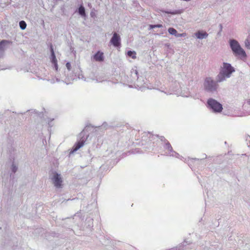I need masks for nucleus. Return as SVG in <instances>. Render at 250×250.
Instances as JSON below:
<instances>
[{"instance_id":"obj_28","label":"nucleus","mask_w":250,"mask_h":250,"mask_svg":"<svg viewBox=\"0 0 250 250\" xmlns=\"http://www.w3.org/2000/svg\"><path fill=\"white\" fill-rule=\"evenodd\" d=\"M186 160H187L186 157H182L181 160H182L183 161H186Z\"/></svg>"},{"instance_id":"obj_25","label":"nucleus","mask_w":250,"mask_h":250,"mask_svg":"<svg viewBox=\"0 0 250 250\" xmlns=\"http://www.w3.org/2000/svg\"><path fill=\"white\" fill-rule=\"evenodd\" d=\"M8 42L7 41H5V40H3V41H2L0 42V46L2 43H6V42Z\"/></svg>"},{"instance_id":"obj_3","label":"nucleus","mask_w":250,"mask_h":250,"mask_svg":"<svg viewBox=\"0 0 250 250\" xmlns=\"http://www.w3.org/2000/svg\"><path fill=\"white\" fill-rule=\"evenodd\" d=\"M52 176L50 178L54 186L57 188H61L62 186V180L61 174L56 171L52 172Z\"/></svg>"},{"instance_id":"obj_13","label":"nucleus","mask_w":250,"mask_h":250,"mask_svg":"<svg viewBox=\"0 0 250 250\" xmlns=\"http://www.w3.org/2000/svg\"><path fill=\"white\" fill-rule=\"evenodd\" d=\"M208 34L206 32L199 31L196 33V36L198 39H203L208 36Z\"/></svg>"},{"instance_id":"obj_4","label":"nucleus","mask_w":250,"mask_h":250,"mask_svg":"<svg viewBox=\"0 0 250 250\" xmlns=\"http://www.w3.org/2000/svg\"><path fill=\"white\" fill-rule=\"evenodd\" d=\"M208 104L214 112H221L223 109L222 104L214 99H208Z\"/></svg>"},{"instance_id":"obj_5","label":"nucleus","mask_w":250,"mask_h":250,"mask_svg":"<svg viewBox=\"0 0 250 250\" xmlns=\"http://www.w3.org/2000/svg\"><path fill=\"white\" fill-rule=\"evenodd\" d=\"M217 83L212 80L210 78H207L204 83V86L206 90L213 91L216 89Z\"/></svg>"},{"instance_id":"obj_16","label":"nucleus","mask_w":250,"mask_h":250,"mask_svg":"<svg viewBox=\"0 0 250 250\" xmlns=\"http://www.w3.org/2000/svg\"><path fill=\"white\" fill-rule=\"evenodd\" d=\"M19 24H20V28L22 30H24L26 28V23L24 21H21L19 23Z\"/></svg>"},{"instance_id":"obj_6","label":"nucleus","mask_w":250,"mask_h":250,"mask_svg":"<svg viewBox=\"0 0 250 250\" xmlns=\"http://www.w3.org/2000/svg\"><path fill=\"white\" fill-rule=\"evenodd\" d=\"M110 43L115 47H119L121 45L120 36L116 33H114L110 40Z\"/></svg>"},{"instance_id":"obj_18","label":"nucleus","mask_w":250,"mask_h":250,"mask_svg":"<svg viewBox=\"0 0 250 250\" xmlns=\"http://www.w3.org/2000/svg\"><path fill=\"white\" fill-rule=\"evenodd\" d=\"M246 46L250 49V36L248 38L245 42Z\"/></svg>"},{"instance_id":"obj_15","label":"nucleus","mask_w":250,"mask_h":250,"mask_svg":"<svg viewBox=\"0 0 250 250\" xmlns=\"http://www.w3.org/2000/svg\"><path fill=\"white\" fill-rule=\"evenodd\" d=\"M127 55L128 57L132 58L133 59L136 58V53L135 51H128L127 53Z\"/></svg>"},{"instance_id":"obj_20","label":"nucleus","mask_w":250,"mask_h":250,"mask_svg":"<svg viewBox=\"0 0 250 250\" xmlns=\"http://www.w3.org/2000/svg\"><path fill=\"white\" fill-rule=\"evenodd\" d=\"M186 36V33H182V34H178L177 33L175 36L177 37H185Z\"/></svg>"},{"instance_id":"obj_24","label":"nucleus","mask_w":250,"mask_h":250,"mask_svg":"<svg viewBox=\"0 0 250 250\" xmlns=\"http://www.w3.org/2000/svg\"><path fill=\"white\" fill-rule=\"evenodd\" d=\"M119 160H120L119 159L117 160V159H116V160L114 161L113 164L112 165V167L113 165H114L116 164H117L119 161Z\"/></svg>"},{"instance_id":"obj_11","label":"nucleus","mask_w":250,"mask_h":250,"mask_svg":"<svg viewBox=\"0 0 250 250\" xmlns=\"http://www.w3.org/2000/svg\"><path fill=\"white\" fill-rule=\"evenodd\" d=\"M166 148L167 151L170 152L169 155L172 156H175L176 155V153L174 151H173L172 147L169 143H167L166 144Z\"/></svg>"},{"instance_id":"obj_19","label":"nucleus","mask_w":250,"mask_h":250,"mask_svg":"<svg viewBox=\"0 0 250 250\" xmlns=\"http://www.w3.org/2000/svg\"><path fill=\"white\" fill-rule=\"evenodd\" d=\"M163 27V26L162 24H156V25L150 24V25H149V28L150 29L156 28V27L160 28V27Z\"/></svg>"},{"instance_id":"obj_14","label":"nucleus","mask_w":250,"mask_h":250,"mask_svg":"<svg viewBox=\"0 0 250 250\" xmlns=\"http://www.w3.org/2000/svg\"><path fill=\"white\" fill-rule=\"evenodd\" d=\"M79 13L82 16L84 17H85L86 15H85V9L83 6L81 5L79 7Z\"/></svg>"},{"instance_id":"obj_23","label":"nucleus","mask_w":250,"mask_h":250,"mask_svg":"<svg viewBox=\"0 0 250 250\" xmlns=\"http://www.w3.org/2000/svg\"><path fill=\"white\" fill-rule=\"evenodd\" d=\"M188 161L190 160L191 162H192L193 161H196V160H199L198 159H197L196 158H192L189 159V157H188Z\"/></svg>"},{"instance_id":"obj_2","label":"nucleus","mask_w":250,"mask_h":250,"mask_svg":"<svg viewBox=\"0 0 250 250\" xmlns=\"http://www.w3.org/2000/svg\"><path fill=\"white\" fill-rule=\"evenodd\" d=\"M230 47L236 56L240 58H245L246 54L244 49L241 47L237 41L231 40L229 42Z\"/></svg>"},{"instance_id":"obj_27","label":"nucleus","mask_w":250,"mask_h":250,"mask_svg":"<svg viewBox=\"0 0 250 250\" xmlns=\"http://www.w3.org/2000/svg\"><path fill=\"white\" fill-rule=\"evenodd\" d=\"M187 244V242L186 241H184V242H183V243H182V245L183 246H186Z\"/></svg>"},{"instance_id":"obj_9","label":"nucleus","mask_w":250,"mask_h":250,"mask_svg":"<svg viewBox=\"0 0 250 250\" xmlns=\"http://www.w3.org/2000/svg\"><path fill=\"white\" fill-rule=\"evenodd\" d=\"M93 59L96 62H103L104 60V53L100 51L97 52L93 56Z\"/></svg>"},{"instance_id":"obj_10","label":"nucleus","mask_w":250,"mask_h":250,"mask_svg":"<svg viewBox=\"0 0 250 250\" xmlns=\"http://www.w3.org/2000/svg\"><path fill=\"white\" fill-rule=\"evenodd\" d=\"M93 219L92 218L90 217H87L85 222L86 227L89 229L92 228L93 226Z\"/></svg>"},{"instance_id":"obj_17","label":"nucleus","mask_w":250,"mask_h":250,"mask_svg":"<svg viewBox=\"0 0 250 250\" xmlns=\"http://www.w3.org/2000/svg\"><path fill=\"white\" fill-rule=\"evenodd\" d=\"M168 31L169 34L176 36L177 34V31L174 28L170 27L168 29Z\"/></svg>"},{"instance_id":"obj_7","label":"nucleus","mask_w":250,"mask_h":250,"mask_svg":"<svg viewBox=\"0 0 250 250\" xmlns=\"http://www.w3.org/2000/svg\"><path fill=\"white\" fill-rule=\"evenodd\" d=\"M85 141L84 140H81L79 142H78L72 147L71 151L70 152V154H72L73 152L78 150L79 148H80L82 146L84 145Z\"/></svg>"},{"instance_id":"obj_21","label":"nucleus","mask_w":250,"mask_h":250,"mask_svg":"<svg viewBox=\"0 0 250 250\" xmlns=\"http://www.w3.org/2000/svg\"><path fill=\"white\" fill-rule=\"evenodd\" d=\"M167 13H170V14H180L181 13V12L180 11H175L174 12H166Z\"/></svg>"},{"instance_id":"obj_29","label":"nucleus","mask_w":250,"mask_h":250,"mask_svg":"<svg viewBox=\"0 0 250 250\" xmlns=\"http://www.w3.org/2000/svg\"><path fill=\"white\" fill-rule=\"evenodd\" d=\"M108 241H109V240H108ZM108 244H109V243H108V242H107V243H105L104 244L106 245H107Z\"/></svg>"},{"instance_id":"obj_22","label":"nucleus","mask_w":250,"mask_h":250,"mask_svg":"<svg viewBox=\"0 0 250 250\" xmlns=\"http://www.w3.org/2000/svg\"><path fill=\"white\" fill-rule=\"evenodd\" d=\"M66 66L69 70H70L71 69V64L69 62H67L66 63Z\"/></svg>"},{"instance_id":"obj_1","label":"nucleus","mask_w":250,"mask_h":250,"mask_svg":"<svg viewBox=\"0 0 250 250\" xmlns=\"http://www.w3.org/2000/svg\"><path fill=\"white\" fill-rule=\"evenodd\" d=\"M234 71V69L228 63H224L219 74L217 76V82H221L229 78L230 74Z\"/></svg>"},{"instance_id":"obj_12","label":"nucleus","mask_w":250,"mask_h":250,"mask_svg":"<svg viewBox=\"0 0 250 250\" xmlns=\"http://www.w3.org/2000/svg\"><path fill=\"white\" fill-rule=\"evenodd\" d=\"M50 51L51 53V58H52V63L53 64L56 63L57 62V60L55 56V54L54 51L53 47L52 45H50Z\"/></svg>"},{"instance_id":"obj_26","label":"nucleus","mask_w":250,"mask_h":250,"mask_svg":"<svg viewBox=\"0 0 250 250\" xmlns=\"http://www.w3.org/2000/svg\"><path fill=\"white\" fill-rule=\"evenodd\" d=\"M53 64L54 65V66L55 67V69L56 70H58V64H57V62L56 63H54Z\"/></svg>"},{"instance_id":"obj_8","label":"nucleus","mask_w":250,"mask_h":250,"mask_svg":"<svg viewBox=\"0 0 250 250\" xmlns=\"http://www.w3.org/2000/svg\"><path fill=\"white\" fill-rule=\"evenodd\" d=\"M10 163L11 164L10 167L11 171L13 173H16L18 168V163L15 161L14 158L10 160Z\"/></svg>"}]
</instances>
